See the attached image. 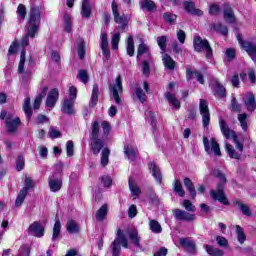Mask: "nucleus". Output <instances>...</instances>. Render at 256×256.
I'll return each instance as SVG.
<instances>
[{
	"label": "nucleus",
	"mask_w": 256,
	"mask_h": 256,
	"mask_svg": "<svg viewBox=\"0 0 256 256\" xmlns=\"http://www.w3.org/2000/svg\"><path fill=\"white\" fill-rule=\"evenodd\" d=\"M193 45L195 51L198 53H201V51L206 52V59H211V57H213V49L211 48V45H209V41L206 39H203L201 36L197 35L194 37Z\"/></svg>",
	"instance_id": "nucleus-5"
},
{
	"label": "nucleus",
	"mask_w": 256,
	"mask_h": 256,
	"mask_svg": "<svg viewBox=\"0 0 256 256\" xmlns=\"http://www.w3.org/2000/svg\"><path fill=\"white\" fill-rule=\"evenodd\" d=\"M149 169L152 172L154 179H156L158 183H161L163 176L161 175V169L158 168L157 164H155V162L150 163Z\"/></svg>",
	"instance_id": "nucleus-26"
},
{
	"label": "nucleus",
	"mask_w": 256,
	"mask_h": 256,
	"mask_svg": "<svg viewBox=\"0 0 256 256\" xmlns=\"http://www.w3.org/2000/svg\"><path fill=\"white\" fill-rule=\"evenodd\" d=\"M140 5L142 9H146L147 11H153L155 9V2L151 0H141Z\"/></svg>",
	"instance_id": "nucleus-48"
},
{
	"label": "nucleus",
	"mask_w": 256,
	"mask_h": 256,
	"mask_svg": "<svg viewBox=\"0 0 256 256\" xmlns=\"http://www.w3.org/2000/svg\"><path fill=\"white\" fill-rule=\"evenodd\" d=\"M221 8L217 4H211L209 8V15L217 16L219 15Z\"/></svg>",
	"instance_id": "nucleus-63"
},
{
	"label": "nucleus",
	"mask_w": 256,
	"mask_h": 256,
	"mask_svg": "<svg viewBox=\"0 0 256 256\" xmlns=\"http://www.w3.org/2000/svg\"><path fill=\"white\" fill-rule=\"evenodd\" d=\"M213 175L217 179H220L221 182L218 183L216 190L210 191L212 199H214L215 201H219V203H222L223 205H229V201H227V196H225V192L223 191L224 184L227 183V178L225 177V174H223V172H221L220 170H214Z\"/></svg>",
	"instance_id": "nucleus-2"
},
{
	"label": "nucleus",
	"mask_w": 256,
	"mask_h": 256,
	"mask_svg": "<svg viewBox=\"0 0 256 256\" xmlns=\"http://www.w3.org/2000/svg\"><path fill=\"white\" fill-rule=\"evenodd\" d=\"M238 43L241 45L242 49H244V51L248 53L252 61H255L256 60V43L243 41L240 35H238Z\"/></svg>",
	"instance_id": "nucleus-9"
},
{
	"label": "nucleus",
	"mask_w": 256,
	"mask_h": 256,
	"mask_svg": "<svg viewBox=\"0 0 256 256\" xmlns=\"http://www.w3.org/2000/svg\"><path fill=\"white\" fill-rule=\"evenodd\" d=\"M237 119L240 123L242 131H244V133H247V131H249V125L247 123L249 115H247V113H239Z\"/></svg>",
	"instance_id": "nucleus-24"
},
{
	"label": "nucleus",
	"mask_w": 256,
	"mask_h": 256,
	"mask_svg": "<svg viewBox=\"0 0 256 256\" xmlns=\"http://www.w3.org/2000/svg\"><path fill=\"white\" fill-rule=\"evenodd\" d=\"M109 155H111V151L109 148H104L101 153V165L102 167H107L109 165Z\"/></svg>",
	"instance_id": "nucleus-38"
},
{
	"label": "nucleus",
	"mask_w": 256,
	"mask_h": 256,
	"mask_svg": "<svg viewBox=\"0 0 256 256\" xmlns=\"http://www.w3.org/2000/svg\"><path fill=\"white\" fill-rule=\"evenodd\" d=\"M25 71V50L21 52L20 62L18 65V73H24Z\"/></svg>",
	"instance_id": "nucleus-53"
},
{
	"label": "nucleus",
	"mask_w": 256,
	"mask_h": 256,
	"mask_svg": "<svg viewBox=\"0 0 256 256\" xmlns=\"http://www.w3.org/2000/svg\"><path fill=\"white\" fill-rule=\"evenodd\" d=\"M102 131L104 133V137H107L109 133L111 132V124L107 121H103L101 123Z\"/></svg>",
	"instance_id": "nucleus-62"
},
{
	"label": "nucleus",
	"mask_w": 256,
	"mask_h": 256,
	"mask_svg": "<svg viewBox=\"0 0 256 256\" xmlns=\"http://www.w3.org/2000/svg\"><path fill=\"white\" fill-rule=\"evenodd\" d=\"M244 105L247 108V111L250 113H253L256 109V101H255V95L253 93L246 94L245 98L243 99Z\"/></svg>",
	"instance_id": "nucleus-17"
},
{
	"label": "nucleus",
	"mask_w": 256,
	"mask_h": 256,
	"mask_svg": "<svg viewBox=\"0 0 256 256\" xmlns=\"http://www.w3.org/2000/svg\"><path fill=\"white\" fill-rule=\"evenodd\" d=\"M224 19L227 23L235 21V13H233V8L229 4L224 5Z\"/></svg>",
	"instance_id": "nucleus-25"
},
{
	"label": "nucleus",
	"mask_w": 256,
	"mask_h": 256,
	"mask_svg": "<svg viewBox=\"0 0 256 256\" xmlns=\"http://www.w3.org/2000/svg\"><path fill=\"white\" fill-rule=\"evenodd\" d=\"M124 153L128 157V159L135 161V157H137V153H139V152H138L137 148L128 145L124 148Z\"/></svg>",
	"instance_id": "nucleus-35"
},
{
	"label": "nucleus",
	"mask_w": 256,
	"mask_h": 256,
	"mask_svg": "<svg viewBox=\"0 0 256 256\" xmlns=\"http://www.w3.org/2000/svg\"><path fill=\"white\" fill-rule=\"evenodd\" d=\"M219 126L220 131L222 135H224L225 139H234L235 137H237V134L233 130H231V128H229L227 122H225L224 119H219Z\"/></svg>",
	"instance_id": "nucleus-15"
},
{
	"label": "nucleus",
	"mask_w": 256,
	"mask_h": 256,
	"mask_svg": "<svg viewBox=\"0 0 256 256\" xmlns=\"http://www.w3.org/2000/svg\"><path fill=\"white\" fill-rule=\"evenodd\" d=\"M173 191L177 193L179 197H185V190L183 189V184H181V181L177 179L174 181Z\"/></svg>",
	"instance_id": "nucleus-41"
},
{
	"label": "nucleus",
	"mask_w": 256,
	"mask_h": 256,
	"mask_svg": "<svg viewBox=\"0 0 256 256\" xmlns=\"http://www.w3.org/2000/svg\"><path fill=\"white\" fill-rule=\"evenodd\" d=\"M119 41H121V34L115 33L112 35L111 45L112 49L114 51H117L119 49Z\"/></svg>",
	"instance_id": "nucleus-49"
},
{
	"label": "nucleus",
	"mask_w": 256,
	"mask_h": 256,
	"mask_svg": "<svg viewBox=\"0 0 256 256\" xmlns=\"http://www.w3.org/2000/svg\"><path fill=\"white\" fill-rule=\"evenodd\" d=\"M73 105H75V100L69 98L65 99L62 104L63 113H66V115H73V113H75Z\"/></svg>",
	"instance_id": "nucleus-22"
},
{
	"label": "nucleus",
	"mask_w": 256,
	"mask_h": 256,
	"mask_svg": "<svg viewBox=\"0 0 256 256\" xmlns=\"http://www.w3.org/2000/svg\"><path fill=\"white\" fill-rule=\"evenodd\" d=\"M64 25V31H66V33H71V15H64Z\"/></svg>",
	"instance_id": "nucleus-51"
},
{
	"label": "nucleus",
	"mask_w": 256,
	"mask_h": 256,
	"mask_svg": "<svg viewBox=\"0 0 256 256\" xmlns=\"http://www.w3.org/2000/svg\"><path fill=\"white\" fill-rule=\"evenodd\" d=\"M216 242L219 245V247H227V245H229V241L227 240V238L223 236H217Z\"/></svg>",
	"instance_id": "nucleus-64"
},
{
	"label": "nucleus",
	"mask_w": 256,
	"mask_h": 256,
	"mask_svg": "<svg viewBox=\"0 0 256 256\" xmlns=\"http://www.w3.org/2000/svg\"><path fill=\"white\" fill-rule=\"evenodd\" d=\"M236 235H237V240L241 245L247 241V235H245V231L243 230V227L237 225L236 226Z\"/></svg>",
	"instance_id": "nucleus-40"
},
{
	"label": "nucleus",
	"mask_w": 256,
	"mask_h": 256,
	"mask_svg": "<svg viewBox=\"0 0 256 256\" xmlns=\"http://www.w3.org/2000/svg\"><path fill=\"white\" fill-rule=\"evenodd\" d=\"M199 111L200 115H202L203 127H209V123L211 122V114L209 113V104L207 103V100L200 99Z\"/></svg>",
	"instance_id": "nucleus-7"
},
{
	"label": "nucleus",
	"mask_w": 256,
	"mask_h": 256,
	"mask_svg": "<svg viewBox=\"0 0 256 256\" xmlns=\"http://www.w3.org/2000/svg\"><path fill=\"white\" fill-rule=\"evenodd\" d=\"M98 101H99V85L94 84L93 89H92L90 106L95 107V105H97Z\"/></svg>",
	"instance_id": "nucleus-33"
},
{
	"label": "nucleus",
	"mask_w": 256,
	"mask_h": 256,
	"mask_svg": "<svg viewBox=\"0 0 256 256\" xmlns=\"http://www.w3.org/2000/svg\"><path fill=\"white\" fill-rule=\"evenodd\" d=\"M23 111L25 112L27 119H31L33 115V112L31 111V98H26L24 100Z\"/></svg>",
	"instance_id": "nucleus-44"
},
{
	"label": "nucleus",
	"mask_w": 256,
	"mask_h": 256,
	"mask_svg": "<svg viewBox=\"0 0 256 256\" xmlns=\"http://www.w3.org/2000/svg\"><path fill=\"white\" fill-rule=\"evenodd\" d=\"M204 247H205V250L208 253V255H211V256H223L224 255L223 250H221L219 248H214L211 245H206Z\"/></svg>",
	"instance_id": "nucleus-37"
},
{
	"label": "nucleus",
	"mask_w": 256,
	"mask_h": 256,
	"mask_svg": "<svg viewBox=\"0 0 256 256\" xmlns=\"http://www.w3.org/2000/svg\"><path fill=\"white\" fill-rule=\"evenodd\" d=\"M163 63L166 67V69H169L170 71H173L175 69V60L169 56V54L163 55Z\"/></svg>",
	"instance_id": "nucleus-36"
},
{
	"label": "nucleus",
	"mask_w": 256,
	"mask_h": 256,
	"mask_svg": "<svg viewBox=\"0 0 256 256\" xmlns=\"http://www.w3.org/2000/svg\"><path fill=\"white\" fill-rule=\"evenodd\" d=\"M149 228L152 231V233H161V231H163L161 224H159L157 220H150Z\"/></svg>",
	"instance_id": "nucleus-46"
},
{
	"label": "nucleus",
	"mask_w": 256,
	"mask_h": 256,
	"mask_svg": "<svg viewBox=\"0 0 256 256\" xmlns=\"http://www.w3.org/2000/svg\"><path fill=\"white\" fill-rule=\"evenodd\" d=\"M123 93V81L121 76H117L115 84L112 86V96L116 105H121V97Z\"/></svg>",
	"instance_id": "nucleus-8"
},
{
	"label": "nucleus",
	"mask_w": 256,
	"mask_h": 256,
	"mask_svg": "<svg viewBox=\"0 0 256 256\" xmlns=\"http://www.w3.org/2000/svg\"><path fill=\"white\" fill-rule=\"evenodd\" d=\"M121 245L124 247V249H127L129 247V242L127 241V237L125 236V233L121 231V229H118L117 231V237L112 242V256H120L121 255Z\"/></svg>",
	"instance_id": "nucleus-4"
},
{
	"label": "nucleus",
	"mask_w": 256,
	"mask_h": 256,
	"mask_svg": "<svg viewBox=\"0 0 256 256\" xmlns=\"http://www.w3.org/2000/svg\"><path fill=\"white\" fill-rule=\"evenodd\" d=\"M41 24V12L39 11V7H32L30 11L28 26H27V34L22 37L21 45L22 47H27L29 45V37L33 39L37 32L39 31V25Z\"/></svg>",
	"instance_id": "nucleus-1"
},
{
	"label": "nucleus",
	"mask_w": 256,
	"mask_h": 256,
	"mask_svg": "<svg viewBox=\"0 0 256 256\" xmlns=\"http://www.w3.org/2000/svg\"><path fill=\"white\" fill-rule=\"evenodd\" d=\"M184 187H186L187 191H189L192 199L197 197V190H195V185H193V181H191L189 178H184Z\"/></svg>",
	"instance_id": "nucleus-29"
},
{
	"label": "nucleus",
	"mask_w": 256,
	"mask_h": 256,
	"mask_svg": "<svg viewBox=\"0 0 256 256\" xmlns=\"http://www.w3.org/2000/svg\"><path fill=\"white\" fill-rule=\"evenodd\" d=\"M57 101H59V90L54 88L48 93V97L46 99V107L53 109V107H55L57 104Z\"/></svg>",
	"instance_id": "nucleus-16"
},
{
	"label": "nucleus",
	"mask_w": 256,
	"mask_h": 256,
	"mask_svg": "<svg viewBox=\"0 0 256 256\" xmlns=\"http://www.w3.org/2000/svg\"><path fill=\"white\" fill-rule=\"evenodd\" d=\"M77 77L82 83H88L89 81V74L85 70H79Z\"/></svg>",
	"instance_id": "nucleus-60"
},
{
	"label": "nucleus",
	"mask_w": 256,
	"mask_h": 256,
	"mask_svg": "<svg viewBox=\"0 0 256 256\" xmlns=\"http://www.w3.org/2000/svg\"><path fill=\"white\" fill-rule=\"evenodd\" d=\"M59 235H61V221L56 219L53 227L52 241H57V239H59Z\"/></svg>",
	"instance_id": "nucleus-42"
},
{
	"label": "nucleus",
	"mask_w": 256,
	"mask_h": 256,
	"mask_svg": "<svg viewBox=\"0 0 256 256\" xmlns=\"http://www.w3.org/2000/svg\"><path fill=\"white\" fill-rule=\"evenodd\" d=\"M107 213H109V207L107 206V204H104L96 212V221H105V219H107Z\"/></svg>",
	"instance_id": "nucleus-28"
},
{
	"label": "nucleus",
	"mask_w": 256,
	"mask_h": 256,
	"mask_svg": "<svg viewBox=\"0 0 256 256\" xmlns=\"http://www.w3.org/2000/svg\"><path fill=\"white\" fill-rule=\"evenodd\" d=\"M211 31H216V33H221V35H229V29L227 26H223L221 23L212 24L210 27Z\"/></svg>",
	"instance_id": "nucleus-30"
},
{
	"label": "nucleus",
	"mask_w": 256,
	"mask_h": 256,
	"mask_svg": "<svg viewBox=\"0 0 256 256\" xmlns=\"http://www.w3.org/2000/svg\"><path fill=\"white\" fill-rule=\"evenodd\" d=\"M212 85L214 87V94L217 97H226L227 96L225 87L223 85H221V83L219 81L213 80Z\"/></svg>",
	"instance_id": "nucleus-23"
},
{
	"label": "nucleus",
	"mask_w": 256,
	"mask_h": 256,
	"mask_svg": "<svg viewBox=\"0 0 256 256\" xmlns=\"http://www.w3.org/2000/svg\"><path fill=\"white\" fill-rule=\"evenodd\" d=\"M61 132L53 127H51L49 129L48 132V137H50V139H59V137H61Z\"/></svg>",
	"instance_id": "nucleus-55"
},
{
	"label": "nucleus",
	"mask_w": 256,
	"mask_h": 256,
	"mask_svg": "<svg viewBox=\"0 0 256 256\" xmlns=\"http://www.w3.org/2000/svg\"><path fill=\"white\" fill-rule=\"evenodd\" d=\"M134 93L141 103H145V101H147V95L143 92L141 87H136Z\"/></svg>",
	"instance_id": "nucleus-50"
},
{
	"label": "nucleus",
	"mask_w": 256,
	"mask_h": 256,
	"mask_svg": "<svg viewBox=\"0 0 256 256\" xmlns=\"http://www.w3.org/2000/svg\"><path fill=\"white\" fill-rule=\"evenodd\" d=\"M68 233H79V225L74 220H68L66 223Z\"/></svg>",
	"instance_id": "nucleus-43"
},
{
	"label": "nucleus",
	"mask_w": 256,
	"mask_h": 256,
	"mask_svg": "<svg viewBox=\"0 0 256 256\" xmlns=\"http://www.w3.org/2000/svg\"><path fill=\"white\" fill-rule=\"evenodd\" d=\"M142 73L146 77H149V75L151 74V66L149 65V61H147V60H145L142 63Z\"/></svg>",
	"instance_id": "nucleus-59"
},
{
	"label": "nucleus",
	"mask_w": 256,
	"mask_h": 256,
	"mask_svg": "<svg viewBox=\"0 0 256 256\" xmlns=\"http://www.w3.org/2000/svg\"><path fill=\"white\" fill-rule=\"evenodd\" d=\"M182 205L186 209V211H189L190 213H195V205H193V203H191V201L184 200Z\"/></svg>",
	"instance_id": "nucleus-61"
},
{
	"label": "nucleus",
	"mask_w": 256,
	"mask_h": 256,
	"mask_svg": "<svg viewBox=\"0 0 256 256\" xmlns=\"http://www.w3.org/2000/svg\"><path fill=\"white\" fill-rule=\"evenodd\" d=\"M5 122L8 133H15L19 128V125H21V119H19V117H14L13 114H8Z\"/></svg>",
	"instance_id": "nucleus-10"
},
{
	"label": "nucleus",
	"mask_w": 256,
	"mask_h": 256,
	"mask_svg": "<svg viewBox=\"0 0 256 256\" xmlns=\"http://www.w3.org/2000/svg\"><path fill=\"white\" fill-rule=\"evenodd\" d=\"M74 149L75 144L73 143V141L69 140L66 144V153L68 157H73Z\"/></svg>",
	"instance_id": "nucleus-57"
},
{
	"label": "nucleus",
	"mask_w": 256,
	"mask_h": 256,
	"mask_svg": "<svg viewBox=\"0 0 256 256\" xmlns=\"http://www.w3.org/2000/svg\"><path fill=\"white\" fill-rule=\"evenodd\" d=\"M184 9L190 15H195L196 17H203V11L201 9L195 8V3L191 1L184 2Z\"/></svg>",
	"instance_id": "nucleus-18"
},
{
	"label": "nucleus",
	"mask_w": 256,
	"mask_h": 256,
	"mask_svg": "<svg viewBox=\"0 0 256 256\" xmlns=\"http://www.w3.org/2000/svg\"><path fill=\"white\" fill-rule=\"evenodd\" d=\"M231 111H234V113H241V105L237 102V98H232L231 100Z\"/></svg>",
	"instance_id": "nucleus-54"
},
{
	"label": "nucleus",
	"mask_w": 256,
	"mask_h": 256,
	"mask_svg": "<svg viewBox=\"0 0 256 256\" xmlns=\"http://www.w3.org/2000/svg\"><path fill=\"white\" fill-rule=\"evenodd\" d=\"M112 12L114 16V21L118 23L120 29H125L127 27V17L119 15V8L117 7V3L112 2Z\"/></svg>",
	"instance_id": "nucleus-12"
},
{
	"label": "nucleus",
	"mask_w": 256,
	"mask_h": 256,
	"mask_svg": "<svg viewBox=\"0 0 256 256\" xmlns=\"http://www.w3.org/2000/svg\"><path fill=\"white\" fill-rule=\"evenodd\" d=\"M29 232L34 237H43L45 235V228L39 222H34L29 226Z\"/></svg>",
	"instance_id": "nucleus-19"
},
{
	"label": "nucleus",
	"mask_w": 256,
	"mask_h": 256,
	"mask_svg": "<svg viewBox=\"0 0 256 256\" xmlns=\"http://www.w3.org/2000/svg\"><path fill=\"white\" fill-rule=\"evenodd\" d=\"M163 17L166 23H175V21H177V15L173 13L166 12Z\"/></svg>",
	"instance_id": "nucleus-56"
},
{
	"label": "nucleus",
	"mask_w": 256,
	"mask_h": 256,
	"mask_svg": "<svg viewBox=\"0 0 256 256\" xmlns=\"http://www.w3.org/2000/svg\"><path fill=\"white\" fill-rule=\"evenodd\" d=\"M235 205H237L241 211V213H243V215H246V217H251V209L249 208V206L247 204H244L243 202L237 200L235 202Z\"/></svg>",
	"instance_id": "nucleus-39"
},
{
	"label": "nucleus",
	"mask_w": 256,
	"mask_h": 256,
	"mask_svg": "<svg viewBox=\"0 0 256 256\" xmlns=\"http://www.w3.org/2000/svg\"><path fill=\"white\" fill-rule=\"evenodd\" d=\"M180 245L182 247H185V249H187V251H189L192 255H195V253H197V247L195 245V242H193L189 238H180Z\"/></svg>",
	"instance_id": "nucleus-20"
},
{
	"label": "nucleus",
	"mask_w": 256,
	"mask_h": 256,
	"mask_svg": "<svg viewBox=\"0 0 256 256\" xmlns=\"http://www.w3.org/2000/svg\"><path fill=\"white\" fill-rule=\"evenodd\" d=\"M128 185H129V189L134 197H139V195H141V188H139L137 183L133 182V178H129Z\"/></svg>",
	"instance_id": "nucleus-34"
},
{
	"label": "nucleus",
	"mask_w": 256,
	"mask_h": 256,
	"mask_svg": "<svg viewBox=\"0 0 256 256\" xmlns=\"http://www.w3.org/2000/svg\"><path fill=\"white\" fill-rule=\"evenodd\" d=\"M195 77L196 81L200 83V85H205V79L203 78V74L199 70H193L191 66L186 68V79L187 81H191Z\"/></svg>",
	"instance_id": "nucleus-14"
},
{
	"label": "nucleus",
	"mask_w": 256,
	"mask_h": 256,
	"mask_svg": "<svg viewBox=\"0 0 256 256\" xmlns=\"http://www.w3.org/2000/svg\"><path fill=\"white\" fill-rule=\"evenodd\" d=\"M165 98L173 105V107H175V109H179L181 107V102H179V100L175 98V94L171 93L170 91L165 93Z\"/></svg>",
	"instance_id": "nucleus-32"
},
{
	"label": "nucleus",
	"mask_w": 256,
	"mask_h": 256,
	"mask_svg": "<svg viewBox=\"0 0 256 256\" xmlns=\"http://www.w3.org/2000/svg\"><path fill=\"white\" fill-rule=\"evenodd\" d=\"M126 53L129 57H133V55H135V41L131 35L126 39Z\"/></svg>",
	"instance_id": "nucleus-27"
},
{
	"label": "nucleus",
	"mask_w": 256,
	"mask_h": 256,
	"mask_svg": "<svg viewBox=\"0 0 256 256\" xmlns=\"http://www.w3.org/2000/svg\"><path fill=\"white\" fill-rule=\"evenodd\" d=\"M78 56L80 59H85V43L83 40L78 43Z\"/></svg>",
	"instance_id": "nucleus-58"
},
{
	"label": "nucleus",
	"mask_w": 256,
	"mask_h": 256,
	"mask_svg": "<svg viewBox=\"0 0 256 256\" xmlns=\"http://www.w3.org/2000/svg\"><path fill=\"white\" fill-rule=\"evenodd\" d=\"M48 185L52 193H57V191H61V188L63 187V179H61L57 173H54L49 177Z\"/></svg>",
	"instance_id": "nucleus-13"
},
{
	"label": "nucleus",
	"mask_w": 256,
	"mask_h": 256,
	"mask_svg": "<svg viewBox=\"0 0 256 256\" xmlns=\"http://www.w3.org/2000/svg\"><path fill=\"white\" fill-rule=\"evenodd\" d=\"M157 43L161 51H165V49H167V36H159L157 38Z\"/></svg>",
	"instance_id": "nucleus-52"
},
{
	"label": "nucleus",
	"mask_w": 256,
	"mask_h": 256,
	"mask_svg": "<svg viewBox=\"0 0 256 256\" xmlns=\"http://www.w3.org/2000/svg\"><path fill=\"white\" fill-rule=\"evenodd\" d=\"M225 149H226V153L229 155V157H231V159H237V160L241 159V153L236 152L235 148L231 144L226 143Z\"/></svg>",
	"instance_id": "nucleus-31"
},
{
	"label": "nucleus",
	"mask_w": 256,
	"mask_h": 256,
	"mask_svg": "<svg viewBox=\"0 0 256 256\" xmlns=\"http://www.w3.org/2000/svg\"><path fill=\"white\" fill-rule=\"evenodd\" d=\"M93 11V8L91 7V4L89 3V0H82V6H81V16L83 19H89L91 17V13Z\"/></svg>",
	"instance_id": "nucleus-21"
},
{
	"label": "nucleus",
	"mask_w": 256,
	"mask_h": 256,
	"mask_svg": "<svg viewBox=\"0 0 256 256\" xmlns=\"http://www.w3.org/2000/svg\"><path fill=\"white\" fill-rule=\"evenodd\" d=\"M25 197H27V190L26 189L20 190V193L18 194L15 201L16 207H21V205H23V202L25 201Z\"/></svg>",
	"instance_id": "nucleus-45"
},
{
	"label": "nucleus",
	"mask_w": 256,
	"mask_h": 256,
	"mask_svg": "<svg viewBox=\"0 0 256 256\" xmlns=\"http://www.w3.org/2000/svg\"><path fill=\"white\" fill-rule=\"evenodd\" d=\"M129 237L132 243L135 245V247H141V244L139 243L140 241L139 233H137V231L135 230L130 231Z\"/></svg>",
	"instance_id": "nucleus-47"
},
{
	"label": "nucleus",
	"mask_w": 256,
	"mask_h": 256,
	"mask_svg": "<svg viewBox=\"0 0 256 256\" xmlns=\"http://www.w3.org/2000/svg\"><path fill=\"white\" fill-rule=\"evenodd\" d=\"M91 147L94 155H99L103 149V140L99 138V122L94 121L91 125Z\"/></svg>",
	"instance_id": "nucleus-3"
},
{
	"label": "nucleus",
	"mask_w": 256,
	"mask_h": 256,
	"mask_svg": "<svg viewBox=\"0 0 256 256\" xmlns=\"http://www.w3.org/2000/svg\"><path fill=\"white\" fill-rule=\"evenodd\" d=\"M204 149L208 155L214 153L217 157H221V148L219 147V143L215 138H211L210 143L208 138H203Z\"/></svg>",
	"instance_id": "nucleus-6"
},
{
	"label": "nucleus",
	"mask_w": 256,
	"mask_h": 256,
	"mask_svg": "<svg viewBox=\"0 0 256 256\" xmlns=\"http://www.w3.org/2000/svg\"><path fill=\"white\" fill-rule=\"evenodd\" d=\"M172 213L177 221H185L187 223L195 221V214H191L185 210L174 209Z\"/></svg>",
	"instance_id": "nucleus-11"
}]
</instances>
